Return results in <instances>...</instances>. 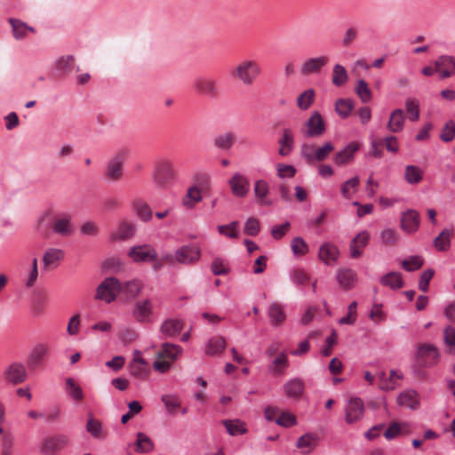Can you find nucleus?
Returning a JSON list of instances; mask_svg holds the SVG:
<instances>
[{
  "instance_id": "obj_1",
  "label": "nucleus",
  "mask_w": 455,
  "mask_h": 455,
  "mask_svg": "<svg viewBox=\"0 0 455 455\" xmlns=\"http://www.w3.org/2000/svg\"><path fill=\"white\" fill-rule=\"evenodd\" d=\"M177 178L178 172L171 159L160 158L155 163L151 179L157 188L168 189Z\"/></svg>"
},
{
  "instance_id": "obj_2",
  "label": "nucleus",
  "mask_w": 455,
  "mask_h": 455,
  "mask_svg": "<svg viewBox=\"0 0 455 455\" xmlns=\"http://www.w3.org/2000/svg\"><path fill=\"white\" fill-rule=\"evenodd\" d=\"M261 72V67L257 60L244 59L230 70V76L244 86H251L256 82Z\"/></svg>"
},
{
  "instance_id": "obj_3",
  "label": "nucleus",
  "mask_w": 455,
  "mask_h": 455,
  "mask_svg": "<svg viewBox=\"0 0 455 455\" xmlns=\"http://www.w3.org/2000/svg\"><path fill=\"white\" fill-rule=\"evenodd\" d=\"M212 196L210 175L203 172L195 174L192 184L187 190V199H204L212 197Z\"/></svg>"
},
{
  "instance_id": "obj_4",
  "label": "nucleus",
  "mask_w": 455,
  "mask_h": 455,
  "mask_svg": "<svg viewBox=\"0 0 455 455\" xmlns=\"http://www.w3.org/2000/svg\"><path fill=\"white\" fill-rule=\"evenodd\" d=\"M130 150L127 148L117 149L107 164L105 178L109 181H117L124 174V164L128 159Z\"/></svg>"
},
{
  "instance_id": "obj_5",
  "label": "nucleus",
  "mask_w": 455,
  "mask_h": 455,
  "mask_svg": "<svg viewBox=\"0 0 455 455\" xmlns=\"http://www.w3.org/2000/svg\"><path fill=\"white\" fill-rule=\"evenodd\" d=\"M120 281L116 277H108L98 286L95 298L106 303L113 302L120 292Z\"/></svg>"
},
{
  "instance_id": "obj_6",
  "label": "nucleus",
  "mask_w": 455,
  "mask_h": 455,
  "mask_svg": "<svg viewBox=\"0 0 455 455\" xmlns=\"http://www.w3.org/2000/svg\"><path fill=\"white\" fill-rule=\"evenodd\" d=\"M416 361L421 367H432L439 361L438 349L432 344H422L418 347Z\"/></svg>"
},
{
  "instance_id": "obj_7",
  "label": "nucleus",
  "mask_w": 455,
  "mask_h": 455,
  "mask_svg": "<svg viewBox=\"0 0 455 455\" xmlns=\"http://www.w3.org/2000/svg\"><path fill=\"white\" fill-rule=\"evenodd\" d=\"M153 310L154 307L151 299H140L135 302L132 315L138 323H149L153 321Z\"/></svg>"
},
{
  "instance_id": "obj_8",
  "label": "nucleus",
  "mask_w": 455,
  "mask_h": 455,
  "mask_svg": "<svg viewBox=\"0 0 455 455\" xmlns=\"http://www.w3.org/2000/svg\"><path fill=\"white\" fill-rule=\"evenodd\" d=\"M326 131L325 122L318 111H314L304 124L302 132L306 137H320Z\"/></svg>"
},
{
  "instance_id": "obj_9",
  "label": "nucleus",
  "mask_w": 455,
  "mask_h": 455,
  "mask_svg": "<svg viewBox=\"0 0 455 455\" xmlns=\"http://www.w3.org/2000/svg\"><path fill=\"white\" fill-rule=\"evenodd\" d=\"M194 89L198 94L212 99L220 95L217 81L209 76L197 77L194 83Z\"/></svg>"
},
{
  "instance_id": "obj_10",
  "label": "nucleus",
  "mask_w": 455,
  "mask_h": 455,
  "mask_svg": "<svg viewBox=\"0 0 455 455\" xmlns=\"http://www.w3.org/2000/svg\"><path fill=\"white\" fill-rule=\"evenodd\" d=\"M128 256L135 263L150 262L156 259L157 252L150 244H140L132 247Z\"/></svg>"
},
{
  "instance_id": "obj_11",
  "label": "nucleus",
  "mask_w": 455,
  "mask_h": 455,
  "mask_svg": "<svg viewBox=\"0 0 455 455\" xmlns=\"http://www.w3.org/2000/svg\"><path fill=\"white\" fill-rule=\"evenodd\" d=\"M3 378L9 384L18 385L27 379V370L21 363H12L4 370Z\"/></svg>"
},
{
  "instance_id": "obj_12",
  "label": "nucleus",
  "mask_w": 455,
  "mask_h": 455,
  "mask_svg": "<svg viewBox=\"0 0 455 455\" xmlns=\"http://www.w3.org/2000/svg\"><path fill=\"white\" fill-rule=\"evenodd\" d=\"M364 413V403L361 398L353 397L345 405V420L347 424L359 421Z\"/></svg>"
},
{
  "instance_id": "obj_13",
  "label": "nucleus",
  "mask_w": 455,
  "mask_h": 455,
  "mask_svg": "<svg viewBox=\"0 0 455 455\" xmlns=\"http://www.w3.org/2000/svg\"><path fill=\"white\" fill-rule=\"evenodd\" d=\"M329 61L330 59L326 55L307 59L301 64L299 72L304 76L320 74Z\"/></svg>"
},
{
  "instance_id": "obj_14",
  "label": "nucleus",
  "mask_w": 455,
  "mask_h": 455,
  "mask_svg": "<svg viewBox=\"0 0 455 455\" xmlns=\"http://www.w3.org/2000/svg\"><path fill=\"white\" fill-rule=\"evenodd\" d=\"M174 257L178 263L195 264L200 259L201 251L197 245H185L175 251Z\"/></svg>"
},
{
  "instance_id": "obj_15",
  "label": "nucleus",
  "mask_w": 455,
  "mask_h": 455,
  "mask_svg": "<svg viewBox=\"0 0 455 455\" xmlns=\"http://www.w3.org/2000/svg\"><path fill=\"white\" fill-rule=\"evenodd\" d=\"M68 437L65 435H56L46 438L41 447V452L44 455H56L68 443Z\"/></svg>"
},
{
  "instance_id": "obj_16",
  "label": "nucleus",
  "mask_w": 455,
  "mask_h": 455,
  "mask_svg": "<svg viewBox=\"0 0 455 455\" xmlns=\"http://www.w3.org/2000/svg\"><path fill=\"white\" fill-rule=\"evenodd\" d=\"M371 235L366 230L359 232L349 243V257L359 259L363 254L364 248L369 244Z\"/></svg>"
},
{
  "instance_id": "obj_17",
  "label": "nucleus",
  "mask_w": 455,
  "mask_h": 455,
  "mask_svg": "<svg viewBox=\"0 0 455 455\" xmlns=\"http://www.w3.org/2000/svg\"><path fill=\"white\" fill-rule=\"evenodd\" d=\"M50 352V346L46 343H37L33 347L27 358V364L30 368H37L44 363Z\"/></svg>"
},
{
  "instance_id": "obj_18",
  "label": "nucleus",
  "mask_w": 455,
  "mask_h": 455,
  "mask_svg": "<svg viewBox=\"0 0 455 455\" xmlns=\"http://www.w3.org/2000/svg\"><path fill=\"white\" fill-rule=\"evenodd\" d=\"M336 280L344 290H351L358 282L356 272L349 267L339 268L336 273Z\"/></svg>"
},
{
  "instance_id": "obj_19",
  "label": "nucleus",
  "mask_w": 455,
  "mask_h": 455,
  "mask_svg": "<svg viewBox=\"0 0 455 455\" xmlns=\"http://www.w3.org/2000/svg\"><path fill=\"white\" fill-rule=\"evenodd\" d=\"M339 254V250L335 244L324 243L319 248L318 258L324 264L333 266L338 261Z\"/></svg>"
},
{
  "instance_id": "obj_20",
  "label": "nucleus",
  "mask_w": 455,
  "mask_h": 455,
  "mask_svg": "<svg viewBox=\"0 0 455 455\" xmlns=\"http://www.w3.org/2000/svg\"><path fill=\"white\" fill-rule=\"evenodd\" d=\"M435 67L442 78L450 77L455 72V58L447 55L440 56L435 61Z\"/></svg>"
},
{
  "instance_id": "obj_21",
  "label": "nucleus",
  "mask_w": 455,
  "mask_h": 455,
  "mask_svg": "<svg viewBox=\"0 0 455 455\" xmlns=\"http://www.w3.org/2000/svg\"><path fill=\"white\" fill-rule=\"evenodd\" d=\"M278 154L281 156H287L294 148V134L290 128H284L278 140Z\"/></svg>"
},
{
  "instance_id": "obj_22",
  "label": "nucleus",
  "mask_w": 455,
  "mask_h": 455,
  "mask_svg": "<svg viewBox=\"0 0 455 455\" xmlns=\"http://www.w3.org/2000/svg\"><path fill=\"white\" fill-rule=\"evenodd\" d=\"M419 225V215L414 210L404 212L401 218V228L403 231L411 234L418 230Z\"/></svg>"
},
{
  "instance_id": "obj_23",
  "label": "nucleus",
  "mask_w": 455,
  "mask_h": 455,
  "mask_svg": "<svg viewBox=\"0 0 455 455\" xmlns=\"http://www.w3.org/2000/svg\"><path fill=\"white\" fill-rule=\"evenodd\" d=\"M405 124V116L401 108L393 110L387 124V129L393 133L401 132Z\"/></svg>"
},
{
  "instance_id": "obj_24",
  "label": "nucleus",
  "mask_w": 455,
  "mask_h": 455,
  "mask_svg": "<svg viewBox=\"0 0 455 455\" xmlns=\"http://www.w3.org/2000/svg\"><path fill=\"white\" fill-rule=\"evenodd\" d=\"M230 188L235 196L243 197L249 190L248 180L240 173H235L229 181Z\"/></svg>"
},
{
  "instance_id": "obj_25",
  "label": "nucleus",
  "mask_w": 455,
  "mask_h": 455,
  "mask_svg": "<svg viewBox=\"0 0 455 455\" xmlns=\"http://www.w3.org/2000/svg\"><path fill=\"white\" fill-rule=\"evenodd\" d=\"M289 366L288 355L285 352H280L267 367L272 375H283Z\"/></svg>"
},
{
  "instance_id": "obj_26",
  "label": "nucleus",
  "mask_w": 455,
  "mask_h": 455,
  "mask_svg": "<svg viewBox=\"0 0 455 455\" xmlns=\"http://www.w3.org/2000/svg\"><path fill=\"white\" fill-rule=\"evenodd\" d=\"M397 403L400 406L415 410L419 405V394L413 389H408L398 395Z\"/></svg>"
},
{
  "instance_id": "obj_27",
  "label": "nucleus",
  "mask_w": 455,
  "mask_h": 455,
  "mask_svg": "<svg viewBox=\"0 0 455 455\" xmlns=\"http://www.w3.org/2000/svg\"><path fill=\"white\" fill-rule=\"evenodd\" d=\"M64 390L66 395L75 403L81 402L84 397L82 387L73 378H67L65 379Z\"/></svg>"
},
{
  "instance_id": "obj_28",
  "label": "nucleus",
  "mask_w": 455,
  "mask_h": 455,
  "mask_svg": "<svg viewBox=\"0 0 455 455\" xmlns=\"http://www.w3.org/2000/svg\"><path fill=\"white\" fill-rule=\"evenodd\" d=\"M358 149L359 146L357 143H349L344 149L335 155L334 163L338 165H344L350 163Z\"/></svg>"
},
{
  "instance_id": "obj_29",
  "label": "nucleus",
  "mask_w": 455,
  "mask_h": 455,
  "mask_svg": "<svg viewBox=\"0 0 455 455\" xmlns=\"http://www.w3.org/2000/svg\"><path fill=\"white\" fill-rule=\"evenodd\" d=\"M283 391L288 397L299 399L304 391V381L299 378L291 379L283 385Z\"/></svg>"
},
{
  "instance_id": "obj_30",
  "label": "nucleus",
  "mask_w": 455,
  "mask_h": 455,
  "mask_svg": "<svg viewBox=\"0 0 455 455\" xmlns=\"http://www.w3.org/2000/svg\"><path fill=\"white\" fill-rule=\"evenodd\" d=\"M182 329L183 323L180 319H166L162 323L160 326L161 333L167 338L176 336L181 331Z\"/></svg>"
},
{
  "instance_id": "obj_31",
  "label": "nucleus",
  "mask_w": 455,
  "mask_h": 455,
  "mask_svg": "<svg viewBox=\"0 0 455 455\" xmlns=\"http://www.w3.org/2000/svg\"><path fill=\"white\" fill-rule=\"evenodd\" d=\"M12 27V36L16 40L24 39L28 32L35 33V29L18 19H9Z\"/></svg>"
},
{
  "instance_id": "obj_32",
  "label": "nucleus",
  "mask_w": 455,
  "mask_h": 455,
  "mask_svg": "<svg viewBox=\"0 0 455 455\" xmlns=\"http://www.w3.org/2000/svg\"><path fill=\"white\" fill-rule=\"evenodd\" d=\"M52 230L63 236L70 235L74 231L70 217L65 215L56 218L52 225Z\"/></svg>"
},
{
  "instance_id": "obj_33",
  "label": "nucleus",
  "mask_w": 455,
  "mask_h": 455,
  "mask_svg": "<svg viewBox=\"0 0 455 455\" xmlns=\"http://www.w3.org/2000/svg\"><path fill=\"white\" fill-rule=\"evenodd\" d=\"M85 428L94 439L103 440L107 436L101 422L92 415L88 417Z\"/></svg>"
},
{
  "instance_id": "obj_34",
  "label": "nucleus",
  "mask_w": 455,
  "mask_h": 455,
  "mask_svg": "<svg viewBox=\"0 0 455 455\" xmlns=\"http://www.w3.org/2000/svg\"><path fill=\"white\" fill-rule=\"evenodd\" d=\"M318 442L319 438L315 434L307 433L298 439L296 446L304 453H309L316 447Z\"/></svg>"
},
{
  "instance_id": "obj_35",
  "label": "nucleus",
  "mask_w": 455,
  "mask_h": 455,
  "mask_svg": "<svg viewBox=\"0 0 455 455\" xmlns=\"http://www.w3.org/2000/svg\"><path fill=\"white\" fill-rule=\"evenodd\" d=\"M183 349L179 345L164 343L160 351L157 353V356L158 358H165L174 361L181 355Z\"/></svg>"
},
{
  "instance_id": "obj_36",
  "label": "nucleus",
  "mask_w": 455,
  "mask_h": 455,
  "mask_svg": "<svg viewBox=\"0 0 455 455\" xmlns=\"http://www.w3.org/2000/svg\"><path fill=\"white\" fill-rule=\"evenodd\" d=\"M64 258V251L60 249L51 248L44 255L43 263L45 268H54Z\"/></svg>"
},
{
  "instance_id": "obj_37",
  "label": "nucleus",
  "mask_w": 455,
  "mask_h": 455,
  "mask_svg": "<svg viewBox=\"0 0 455 455\" xmlns=\"http://www.w3.org/2000/svg\"><path fill=\"white\" fill-rule=\"evenodd\" d=\"M235 134L231 132H228L217 135L213 140V145L220 150L227 151L235 145Z\"/></svg>"
},
{
  "instance_id": "obj_38",
  "label": "nucleus",
  "mask_w": 455,
  "mask_h": 455,
  "mask_svg": "<svg viewBox=\"0 0 455 455\" xmlns=\"http://www.w3.org/2000/svg\"><path fill=\"white\" fill-rule=\"evenodd\" d=\"M120 292L124 293L127 297L135 298L142 291L144 284L141 281L133 279L124 283H120Z\"/></svg>"
},
{
  "instance_id": "obj_39",
  "label": "nucleus",
  "mask_w": 455,
  "mask_h": 455,
  "mask_svg": "<svg viewBox=\"0 0 455 455\" xmlns=\"http://www.w3.org/2000/svg\"><path fill=\"white\" fill-rule=\"evenodd\" d=\"M348 73L341 64H335L331 73V82L336 87L344 86L348 81Z\"/></svg>"
},
{
  "instance_id": "obj_40",
  "label": "nucleus",
  "mask_w": 455,
  "mask_h": 455,
  "mask_svg": "<svg viewBox=\"0 0 455 455\" xmlns=\"http://www.w3.org/2000/svg\"><path fill=\"white\" fill-rule=\"evenodd\" d=\"M380 283L392 290L401 289L404 284L402 275L398 272L387 273L381 277Z\"/></svg>"
},
{
  "instance_id": "obj_41",
  "label": "nucleus",
  "mask_w": 455,
  "mask_h": 455,
  "mask_svg": "<svg viewBox=\"0 0 455 455\" xmlns=\"http://www.w3.org/2000/svg\"><path fill=\"white\" fill-rule=\"evenodd\" d=\"M222 424L230 435H243L247 432L245 423L240 419H224Z\"/></svg>"
},
{
  "instance_id": "obj_42",
  "label": "nucleus",
  "mask_w": 455,
  "mask_h": 455,
  "mask_svg": "<svg viewBox=\"0 0 455 455\" xmlns=\"http://www.w3.org/2000/svg\"><path fill=\"white\" fill-rule=\"evenodd\" d=\"M423 171L417 165H406L404 169V180L409 184H418L423 179Z\"/></svg>"
},
{
  "instance_id": "obj_43",
  "label": "nucleus",
  "mask_w": 455,
  "mask_h": 455,
  "mask_svg": "<svg viewBox=\"0 0 455 455\" xmlns=\"http://www.w3.org/2000/svg\"><path fill=\"white\" fill-rule=\"evenodd\" d=\"M268 316L273 325H281L286 319L285 313L278 303L273 302L268 307Z\"/></svg>"
},
{
  "instance_id": "obj_44",
  "label": "nucleus",
  "mask_w": 455,
  "mask_h": 455,
  "mask_svg": "<svg viewBox=\"0 0 455 455\" xmlns=\"http://www.w3.org/2000/svg\"><path fill=\"white\" fill-rule=\"evenodd\" d=\"M129 368L132 376L139 379H145L148 377V371L146 369V362L141 357H134L131 362Z\"/></svg>"
},
{
  "instance_id": "obj_45",
  "label": "nucleus",
  "mask_w": 455,
  "mask_h": 455,
  "mask_svg": "<svg viewBox=\"0 0 455 455\" xmlns=\"http://www.w3.org/2000/svg\"><path fill=\"white\" fill-rule=\"evenodd\" d=\"M381 243L386 246H395L400 240L399 233L391 228H386L379 234Z\"/></svg>"
},
{
  "instance_id": "obj_46",
  "label": "nucleus",
  "mask_w": 455,
  "mask_h": 455,
  "mask_svg": "<svg viewBox=\"0 0 455 455\" xmlns=\"http://www.w3.org/2000/svg\"><path fill=\"white\" fill-rule=\"evenodd\" d=\"M226 347V340L222 337H213L209 339L205 353L209 355H215L221 353Z\"/></svg>"
},
{
  "instance_id": "obj_47",
  "label": "nucleus",
  "mask_w": 455,
  "mask_h": 455,
  "mask_svg": "<svg viewBox=\"0 0 455 455\" xmlns=\"http://www.w3.org/2000/svg\"><path fill=\"white\" fill-rule=\"evenodd\" d=\"M315 98V92L314 89H307L300 93L297 99V107L300 110L308 109L314 103Z\"/></svg>"
},
{
  "instance_id": "obj_48",
  "label": "nucleus",
  "mask_w": 455,
  "mask_h": 455,
  "mask_svg": "<svg viewBox=\"0 0 455 455\" xmlns=\"http://www.w3.org/2000/svg\"><path fill=\"white\" fill-rule=\"evenodd\" d=\"M354 108V102L350 99H339L335 102V111L341 118L350 116Z\"/></svg>"
},
{
  "instance_id": "obj_49",
  "label": "nucleus",
  "mask_w": 455,
  "mask_h": 455,
  "mask_svg": "<svg viewBox=\"0 0 455 455\" xmlns=\"http://www.w3.org/2000/svg\"><path fill=\"white\" fill-rule=\"evenodd\" d=\"M135 446V451L140 453H147L154 449L152 440L144 433L137 434Z\"/></svg>"
},
{
  "instance_id": "obj_50",
  "label": "nucleus",
  "mask_w": 455,
  "mask_h": 455,
  "mask_svg": "<svg viewBox=\"0 0 455 455\" xmlns=\"http://www.w3.org/2000/svg\"><path fill=\"white\" fill-rule=\"evenodd\" d=\"M134 235V228L132 225L124 223L117 230L113 232L110 235L112 241H122L131 238Z\"/></svg>"
},
{
  "instance_id": "obj_51",
  "label": "nucleus",
  "mask_w": 455,
  "mask_h": 455,
  "mask_svg": "<svg viewBox=\"0 0 455 455\" xmlns=\"http://www.w3.org/2000/svg\"><path fill=\"white\" fill-rule=\"evenodd\" d=\"M451 231L448 228L443 229L434 240L435 247L440 251H447L451 246Z\"/></svg>"
},
{
  "instance_id": "obj_52",
  "label": "nucleus",
  "mask_w": 455,
  "mask_h": 455,
  "mask_svg": "<svg viewBox=\"0 0 455 455\" xmlns=\"http://www.w3.org/2000/svg\"><path fill=\"white\" fill-rule=\"evenodd\" d=\"M355 92L363 103H367L371 100L372 92L369 88L368 84L363 79H359L356 82L355 86Z\"/></svg>"
},
{
  "instance_id": "obj_53",
  "label": "nucleus",
  "mask_w": 455,
  "mask_h": 455,
  "mask_svg": "<svg viewBox=\"0 0 455 455\" xmlns=\"http://www.w3.org/2000/svg\"><path fill=\"white\" fill-rule=\"evenodd\" d=\"M360 180L358 177H353L347 180L341 186L342 196L346 198L352 197L359 186Z\"/></svg>"
},
{
  "instance_id": "obj_54",
  "label": "nucleus",
  "mask_w": 455,
  "mask_h": 455,
  "mask_svg": "<svg viewBox=\"0 0 455 455\" xmlns=\"http://www.w3.org/2000/svg\"><path fill=\"white\" fill-rule=\"evenodd\" d=\"M291 247L295 255L303 256L308 252V245L300 236H297L291 240Z\"/></svg>"
},
{
  "instance_id": "obj_55",
  "label": "nucleus",
  "mask_w": 455,
  "mask_h": 455,
  "mask_svg": "<svg viewBox=\"0 0 455 455\" xmlns=\"http://www.w3.org/2000/svg\"><path fill=\"white\" fill-rule=\"evenodd\" d=\"M423 265V259L420 256H410L402 261V267L409 272L420 268Z\"/></svg>"
},
{
  "instance_id": "obj_56",
  "label": "nucleus",
  "mask_w": 455,
  "mask_h": 455,
  "mask_svg": "<svg viewBox=\"0 0 455 455\" xmlns=\"http://www.w3.org/2000/svg\"><path fill=\"white\" fill-rule=\"evenodd\" d=\"M275 423L283 427H291L297 424L296 416L289 411H283L276 418Z\"/></svg>"
},
{
  "instance_id": "obj_57",
  "label": "nucleus",
  "mask_w": 455,
  "mask_h": 455,
  "mask_svg": "<svg viewBox=\"0 0 455 455\" xmlns=\"http://www.w3.org/2000/svg\"><path fill=\"white\" fill-rule=\"evenodd\" d=\"M290 277L296 285H302L309 281V275L303 268H294L290 273Z\"/></svg>"
},
{
  "instance_id": "obj_58",
  "label": "nucleus",
  "mask_w": 455,
  "mask_h": 455,
  "mask_svg": "<svg viewBox=\"0 0 455 455\" xmlns=\"http://www.w3.org/2000/svg\"><path fill=\"white\" fill-rule=\"evenodd\" d=\"M455 138V122L449 120L442 129L440 139L444 142H450Z\"/></svg>"
},
{
  "instance_id": "obj_59",
  "label": "nucleus",
  "mask_w": 455,
  "mask_h": 455,
  "mask_svg": "<svg viewBox=\"0 0 455 455\" xmlns=\"http://www.w3.org/2000/svg\"><path fill=\"white\" fill-rule=\"evenodd\" d=\"M358 36V30L355 27L347 28L342 36L341 44L343 47H350Z\"/></svg>"
},
{
  "instance_id": "obj_60",
  "label": "nucleus",
  "mask_w": 455,
  "mask_h": 455,
  "mask_svg": "<svg viewBox=\"0 0 455 455\" xmlns=\"http://www.w3.org/2000/svg\"><path fill=\"white\" fill-rule=\"evenodd\" d=\"M405 107L409 119L411 122L417 121L419 118V108L417 100L414 99H408L405 102Z\"/></svg>"
},
{
  "instance_id": "obj_61",
  "label": "nucleus",
  "mask_w": 455,
  "mask_h": 455,
  "mask_svg": "<svg viewBox=\"0 0 455 455\" xmlns=\"http://www.w3.org/2000/svg\"><path fill=\"white\" fill-rule=\"evenodd\" d=\"M134 209L137 212V215L144 221L149 220L152 218V211L149 206L145 204L144 201H138Z\"/></svg>"
},
{
  "instance_id": "obj_62",
  "label": "nucleus",
  "mask_w": 455,
  "mask_h": 455,
  "mask_svg": "<svg viewBox=\"0 0 455 455\" xmlns=\"http://www.w3.org/2000/svg\"><path fill=\"white\" fill-rule=\"evenodd\" d=\"M379 378V387L382 390H393L396 387V380L389 379V376L385 371H379L377 374Z\"/></svg>"
},
{
  "instance_id": "obj_63",
  "label": "nucleus",
  "mask_w": 455,
  "mask_h": 455,
  "mask_svg": "<svg viewBox=\"0 0 455 455\" xmlns=\"http://www.w3.org/2000/svg\"><path fill=\"white\" fill-rule=\"evenodd\" d=\"M259 230L260 226L257 219L251 217L246 220L243 228V231L246 235L255 236L259 234Z\"/></svg>"
},
{
  "instance_id": "obj_64",
  "label": "nucleus",
  "mask_w": 455,
  "mask_h": 455,
  "mask_svg": "<svg viewBox=\"0 0 455 455\" xmlns=\"http://www.w3.org/2000/svg\"><path fill=\"white\" fill-rule=\"evenodd\" d=\"M238 226V221H233L228 225H220L218 227V230L220 234L225 235L229 238H236L238 236V232L236 228Z\"/></svg>"
}]
</instances>
